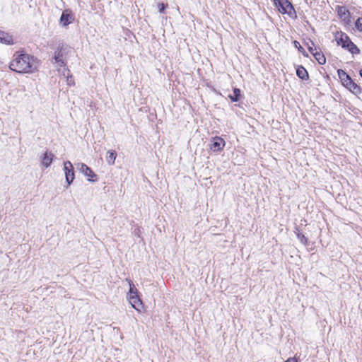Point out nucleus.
I'll use <instances>...</instances> for the list:
<instances>
[{"mask_svg": "<svg viewBox=\"0 0 362 362\" xmlns=\"http://www.w3.org/2000/svg\"><path fill=\"white\" fill-rule=\"evenodd\" d=\"M38 65V61L34 57L24 52H16L9 64V69L19 74H33L37 70Z\"/></svg>", "mask_w": 362, "mask_h": 362, "instance_id": "f257e3e1", "label": "nucleus"}, {"mask_svg": "<svg viewBox=\"0 0 362 362\" xmlns=\"http://www.w3.org/2000/svg\"><path fill=\"white\" fill-rule=\"evenodd\" d=\"M335 40L338 45H341L343 48L346 49L352 54H359V49L346 33L337 32L335 34Z\"/></svg>", "mask_w": 362, "mask_h": 362, "instance_id": "7ed1b4c3", "label": "nucleus"}, {"mask_svg": "<svg viewBox=\"0 0 362 362\" xmlns=\"http://www.w3.org/2000/svg\"><path fill=\"white\" fill-rule=\"evenodd\" d=\"M295 233L296 234V236L298 239L300 240V242L303 244L304 245H307L308 244V238L300 232L299 229L298 228H296Z\"/></svg>", "mask_w": 362, "mask_h": 362, "instance_id": "dca6fc26", "label": "nucleus"}, {"mask_svg": "<svg viewBox=\"0 0 362 362\" xmlns=\"http://www.w3.org/2000/svg\"><path fill=\"white\" fill-rule=\"evenodd\" d=\"M158 9L160 13H163L165 10V5L163 3L158 4Z\"/></svg>", "mask_w": 362, "mask_h": 362, "instance_id": "4be33fe9", "label": "nucleus"}, {"mask_svg": "<svg viewBox=\"0 0 362 362\" xmlns=\"http://www.w3.org/2000/svg\"><path fill=\"white\" fill-rule=\"evenodd\" d=\"M74 21V16L71 11L69 9H66L62 12L59 22L62 26L66 27L72 23Z\"/></svg>", "mask_w": 362, "mask_h": 362, "instance_id": "0eeeda50", "label": "nucleus"}, {"mask_svg": "<svg viewBox=\"0 0 362 362\" xmlns=\"http://www.w3.org/2000/svg\"><path fill=\"white\" fill-rule=\"evenodd\" d=\"M129 301L132 306L139 312H141L144 308L142 301L138 295H133L128 297Z\"/></svg>", "mask_w": 362, "mask_h": 362, "instance_id": "9d476101", "label": "nucleus"}, {"mask_svg": "<svg viewBox=\"0 0 362 362\" xmlns=\"http://www.w3.org/2000/svg\"><path fill=\"white\" fill-rule=\"evenodd\" d=\"M54 154L47 151L42 157V164L44 167L48 168L52 163Z\"/></svg>", "mask_w": 362, "mask_h": 362, "instance_id": "9b49d317", "label": "nucleus"}, {"mask_svg": "<svg viewBox=\"0 0 362 362\" xmlns=\"http://www.w3.org/2000/svg\"><path fill=\"white\" fill-rule=\"evenodd\" d=\"M337 73L344 86L356 95L361 93V88L360 86L355 83L344 70L339 69Z\"/></svg>", "mask_w": 362, "mask_h": 362, "instance_id": "39448f33", "label": "nucleus"}, {"mask_svg": "<svg viewBox=\"0 0 362 362\" xmlns=\"http://www.w3.org/2000/svg\"><path fill=\"white\" fill-rule=\"evenodd\" d=\"M64 171L66 181L68 185H70L74 180V166L71 161L67 160L64 163Z\"/></svg>", "mask_w": 362, "mask_h": 362, "instance_id": "423d86ee", "label": "nucleus"}, {"mask_svg": "<svg viewBox=\"0 0 362 362\" xmlns=\"http://www.w3.org/2000/svg\"><path fill=\"white\" fill-rule=\"evenodd\" d=\"M308 49L310 51V52L313 54L316 51H318L316 47H308Z\"/></svg>", "mask_w": 362, "mask_h": 362, "instance_id": "5701e85b", "label": "nucleus"}, {"mask_svg": "<svg viewBox=\"0 0 362 362\" xmlns=\"http://www.w3.org/2000/svg\"><path fill=\"white\" fill-rule=\"evenodd\" d=\"M294 45L296 48H298L299 50L300 49H303L302 47L300 46V43L297 41H294Z\"/></svg>", "mask_w": 362, "mask_h": 362, "instance_id": "393cba45", "label": "nucleus"}, {"mask_svg": "<svg viewBox=\"0 0 362 362\" xmlns=\"http://www.w3.org/2000/svg\"><path fill=\"white\" fill-rule=\"evenodd\" d=\"M66 71L67 72V76H66V83H67V85L69 86H74V78H73L72 75H69V70H64V71L63 73V75L65 76V72Z\"/></svg>", "mask_w": 362, "mask_h": 362, "instance_id": "aec40b11", "label": "nucleus"}, {"mask_svg": "<svg viewBox=\"0 0 362 362\" xmlns=\"http://www.w3.org/2000/svg\"><path fill=\"white\" fill-rule=\"evenodd\" d=\"M126 281L128 282L129 286V291L128 293V297L133 296V295H137V289L135 287L134 283L129 279H127Z\"/></svg>", "mask_w": 362, "mask_h": 362, "instance_id": "a211bd4d", "label": "nucleus"}, {"mask_svg": "<svg viewBox=\"0 0 362 362\" xmlns=\"http://www.w3.org/2000/svg\"><path fill=\"white\" fill-rule=\"evenodd\" d=\"M78 169L85 176L89 177L88 181H92L91 178L96 177V175L93 173V171L84 163H78Z\"/></svg>", "mask_w": 362, "mask_h": 362, "instance_id": "1a4fd4ad", "label": "nucleus"}, {"mask_svg": "<svg viewBox=\"0 0 362 362\" xmlns=\"http://www.w3.org/2000/svg\"><path fill=\"white\" fill-rule=\"evenodd\" d=\"M284 362H298L297 359L294 357H290L288 358L286 361Z\"/></svg>", "mask_w": 362, "mask_h": 362, "instance_id": "b1692460", "label": "nucleus"}, {"mask_svg": "<svg viewBox=\"0 0 362 362\" xmlns=\"http://www.w3.org/2000/svg\"><path fill=\"white\" fill-rule=\"evenodd\" d=\"M117 153L115 151H108L107 152L106 160L109 165H112L115 164Z\"/></svg>", "mask_w": 362, "mask_h": 362, "instance_id": "4468645a", "label": "nucleus"}, {"mask_svg": "<svg viewBox=\"0 0 362 362\" xmlns=\"http://www.w3.org/2000/svg\"><path fill=\"white\" fill-rule=\"evenodd\" d=\"M225 145L226 142L222 138L215 136L211 141L210 149L214 152H218L223 148Z\"/></svg>", "mask_w": 362, "mask_h": 362, "instance_id": "6e6552de", "label": "nucleus"}, {"mask_svg": "<svg viewBox=\"0 0 362 362\" xmlns=\"http://www.w3.org/2000/svg\"><path fill=\"white\" fill-rule=\"evenodd\" d=\"M359 74H360V76H361V78H362V69L360 71V73H359Z\"/></svg>", "mask_w": 362, "mask_h": 362, "instance_id": "a878e982", "label": "nucleus"}, {"mask_svg": "<svg viewBox=\"0 0 362 362\" xmlns=\"http://www.w3.org/2000/svg\"><path fill=\"white\" fill-rule=\"evenodd\" d=\"M296 75L302 80H307L309 78L307 70L301 66L297 68Z\"/></svg>", "mask_w": 362, "mask_h": 362, "instance_id": "ddd939ff", "label": "nucleus"}, {"mask_svg": "<svg viewBox=\"0 0 362 362\" xmlns=\"http://www.w3.org/2000/svg\"><path fill=\"white\" fill-rule=\"evenodd\" d=\"M73 52L74 50L67 45H59L57 50L54 52V63L58 66H65L66 65V60Z\"/></svg>", "mask_w": 362, "mask_h": 362, "instance_id": "f03ea898", "label": "nucleus"}, {"mask_svg": "<svg viewBox=\"0 0 362 362\" xmlns=\"http://www.w3.org/2000/svg\"><path fill=\"white\" fill-rule=\"evenodd\" d=\"M338 14L341 18H344V19L349 16V12L345 7H339L338 8Z\"/></svg>", "mask_w": 362, "mask_h": 362, "instance_id": "6ab92c4d", "label": "nucleus"}, {"mask_svg": "<svg viewBox=\"0 0 362 362\" xmlns=\"http://www.w3.org/2000/svg\"><path fill=\"white\" fill-rule=\"evenodd\" d=\"M356 28L359 30L362 31V18H358L355 23Z\"/></svg>", "mask_w": 362, "mask_h": 362, "instance_id": "412c9836", "label": "nucleus"}, {"mask_svg": "<svg viewBox=\"0 0 362 362\" xmlns=\"http://www.w3.org/2000/svg\"><path fill=\"white\" fill-rule=\"evenodd\" d=\"M240 96V90L239 88H236L233 89V94H230L228 95L229 98L233 102L238 101Z\"/></svg>", "mask_w": 362, "mask_h": 362, "instance_id": "f3484780", "label": "nucleus"}, {"mask_svg": "<svg viewBox=\"0 0 362 362\" xmlns=\"http://www.w3.org/2000/svg\"><path fill=\"white\" fill-rule=\"evenodd\" d=\"M0 42L8 45L14 43L13 37L8 33L1 30H0Z\"/></svg>", "mask_w": 362, "mask_h": 362, "instance_id": "f8f14e48", "label": "nucleus"}, {"mask_svg": "<svg viewBox=\"0 0 362 362\" xmlns=\"http://www.w3.org/2000/svg\"><path fill=\"white\" fill-rule=\"evenodd\" d=\"M274 5L278 8V11L282 14H288L292 18H296L297 14L288 0H273Z\"/></svg>", "mask_w": 362, "mask_h": 362, "instance_id": "20e7f679", "label": "nucleus"}, {"mask_svg": "<svg viewBox=\"0 0 362 362\" xmlns=\"http://www.w3.org/2000/svg\"><path fill=\"white\" fill-rule=\"evenodd\" d=\"M313 55L320 64L322 65L326 63V58L320 51H316Z\"/></svg>", "mask_w": 362, "mask_h": 362, "instance_id": "2eb2a0df", "label": "nucleus"}]
</instances>
